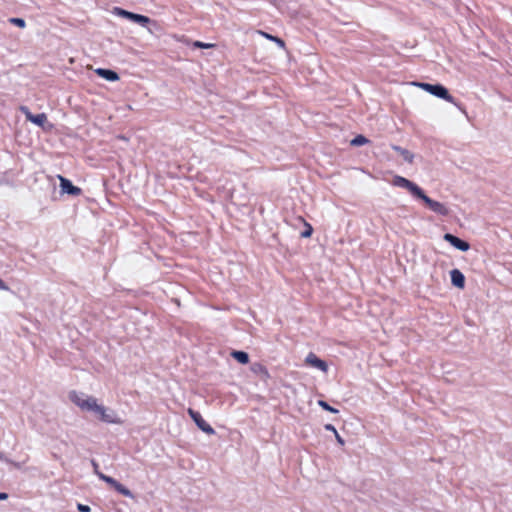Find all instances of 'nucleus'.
Listing matches in <instances>:
<instances>
[{"mask_svg":"<svg viewBox=\"0 0 512 512\" xmlns=\"http://www.w3.org/2000/svg\"><path fill=\"white\" fill-rule=\"evenodd\" d=\"M334 435H335V438H336L337 442H338L341 446H343V445L345 444L344 439L339 435V433H338V432L334 433Z\"/></svg>","mask_w":512,"mask_h":512,"instance_id":"nucleus-26","label":"nucleus"},{"mask_svg":"<svg viewBox=\"0 0 512 512\" xmlns=\"http://www.w3.org/2000/svg\"><path fill=\"white\" fill-rule=\"evenodd\" d=\"M312 232L313 228L311 227L310 224L306 223V229L301 233V236L304 238H308L311 236Z\"/></svg>","mask_w":512,"mask_h":512,"instance_id":"nucleus-21","label":"nucleus"},{"mask_svg":"<svg viewBox=\"0 0 512 512\" xmlns=\"http://www.w3.org/2000/svg\"><path fill=\"white\" fill-rule=\"evenodd\" d=\"M392 149L394 151L398 152L406 162H408V163L413 162L414 154L412 152H410L409 150L402 148L401 146H398V145H392Z\"/></svg>","mask_w":512,"mask_h":512,"instance_id":"nucleus-14","label":"nucleus"},{"mask_svg":"<svg viewBox=\"0 0 512 512\" xmlns=\"http://www.w3.org/2000/svg\"><path fill=\"white\" fill-rule=\"evenodd\" d=\"M324 428H325V430H327V431H331V432H333V433H336V432H337L336 428H335L332 424H326V425L324 426Z\"/></svg>","mask_w":512,"mask_h":512,"instance_id":"nucleus-27","label":"nucleus"},{"mask_svg":"<svg viewBox=\"0 0 512 512\" xmlns=\"http://www.w3.org/2000/svg\"><path fill=\"white\" fill-rule=\"evenodd\" d=\"M415 85H417L418 87L422 88L426 92H428L438 98L444 99L450 103H453L454 105H457L455 98L450 95L448 89L445 86H443L442 84H430V83L420 82V83H415Z\"/></svg>","mask_w":512,"mask_h":512,"instance_id":"nucleus-3","label":"nucleus"},{"mask_svg":"<svg viewBox=\"0 0 512 512\" xmlns=\"http://www.w3.org/2000/svg\"><path fill=\"white\" fill-rule=\"evenodd\" d=\"M305 364L316 368L324 373L328 372V364L320 359L315 353L310 352L305 358Z\"/></svg>","mask_w":512,"mask_h":512,"instance_id":"nucleus-10","label":"nucleus"},{"mask_svg":"<svg viewBox=\"0 0 512 512\" xmlns=\"http://www.w3.org/2000/svg\"><path fill=\"white\" fill-rule=\"evenodd\" d=\"M263 35H264L266 38H268V39H271V37H273L272 35H269V34H267V33H263Z\"/></svg>","mask_w":512,"mask_h":512,"instance_id":"nucleus-30","label":"nucleus"},{"mask_svg":"<svg viewBox=\"0 0 512 512\" xmlns=\"http://www.w3.org/2000/svg\"><path fill=\"white\" fill-rule=\"evenodd\" d=\"M113 13L117 16L128 19L132 22H135L141 26H146L147 24H149L151 22V19L145 15L133 13V12L127 11L125 9H122L120 7H115L113 10Z\"/></svg>","mask_w":512,"mask_h":512,"instance_id":"nucleus-4","label":"nucleus"},{"mask_svg":"<svg viewBox=\"0 0 512 512\" xmlns=\"http://www.w3.org/2000/svg\"><path fill=\"white\" fill-rule=\"evenodd\" d=\"M58 179L60 181V188L62 194L79 196L82 193V190L79 187L74 186L69 179L63 177L62 175H58Z\"/></svg>","mask_w":512,"mask_h":512,"instance_id":"nucleus-8","label":"nucleus"},{"mask_svg":"<svg viewBox=\"0 0 512 512\" xmlns=\"http://www.w3.org/2000/svg\"><path fill=\"white\" fill-rule=\"evenodd\" d=\"M77 509L79 512H90L91 508L88 505L78 503Z\"/></svg>","mask_w":512,"mask_h":512,"instance_id":"nucleus-22","label":"nucleus"},{"mask_svg":"<svg viewBox=\"0 0 512 512\" xmlns=\"http://www.w3.org/2000/svg\"><path fill=\"white\" fill-rule=\"evenodd\" d=\"M443 239L460 251H467L470 248V244L468 242L451 233L444 234Z\"/></svg>","mask_w":512,"mask_h":512,"instance_id":"nucleus-11","label":"nucleus"},{"mask_svg":"<svg viewBox=\"0 0 512 512\" xmlns=\"http://www.w3.org/2000/svg\"><path fill=\"white\" fill-rule=\"evenodd\" d=\"M451 283L457 288H464L465 276L459 269H453L450 271Z\"/></svg>","mask_w":512,"mask_h":512,"instance_id":"nucleus-12","label":"nucleus"},{"mask_svg":"<svg viewBox=\"0 0 512 512\" xmlns=\"http://www.w3.org/2000/svg\"><path fill=\"white\" fill-rule=\"evenodd\" d=\"M98 477L102 481H104L107 484H109L112 488H114L119 494H121V495H123L125 497L133 498L132 492L127 487L122 485L120 482L115 480L114 478H112L110 476H107V475H105L103 473H98Z\"/></svg>","mask_w":512,"mask_h":512,"instance_id":"nucleus-5","label":"nucleus"},{"mask_svg":"<svg viewBox=\"0 0 512 512\" xmlns=\"http://www.w3.org/2000/svg\"><path fill=\"white\" fill-rule=\"evenodd\" d=\"M96 73L107 81L114 82L119 79L118 73L110 69L98 68Z\"/></svg>","mask_w":512,"mask_h":512,"instance_id":"nucleus-13","label":"nucleus"},{"mask_svg":"<svg viewBox=\"0 0 512 512\" xmlns=\"http://www.w3.org/2000/svg\"><path fill=\"white\" fill-rule=\"evenodd\" d=\"M368 142H369V140H368L365 136H363V135H357L356 137H354V138L351 140L350 144H351L352 146H356V147H357V146H362V145H364V144H366V143H368Z\"/></svg>","mask_w":512,"mask_h":512,"instance_id":"nucleus-16","label":"nucleus"},{"mask_svg":"<svg viewBox=\"0 0 512 512\" xmlns=\"http://www.w3.org/2000/svg\"><path fill=\"white\" fill-rule=\"evenodd\" d=\"M271 40L275 41V43H277L280 47H284L285 46V43L282 39L278 38V37H271Z\"/></svg>","mask_w":512,"mask_h":512,"instance_id":"nucleus-24","label":"nucleus"},{"mask_svg":"<svg viewBox=\"0 0 512 512\" xmlns=\"http://www.w3.org/2000/svg\"><path fill=\"white\" fill-rule=\"evenodd\" d=\"M20 111L25 115L26 120L40 127H44L47 122V116L45 113L33 114L26 106H21Z\"/></svg>","mask_w":512,"mask_h":512,"instance_id":"nucleus-9","label":"nucleus"},{"mask_svg":"<svg viewBox=\"0 0 512 512\" xmlns=\"http://www.w3.org/2000/svg\"><path fill=\"white\" fill-rule=\"evenodd\" d=\"M231 356L241 364H247L249 362V355L245 351L234 350L231 352Z\"/></svg>","mask_w":512,"mask_h":512,"instance_id":"nucleus-15","label":"nucleus"},{"mask_svg":"<svg viewBox=\"0 0 512 512\" xmlns=\"http://www.w3.org/2000/svg\"><path fill=\"white\" fill-rule=\"evenodd\" d=\"M70 400L81 408L84 411H90V407L92 406V402L95 398L91 396L85 397L84 394H78L76 392L70 393Z\"/></svg>","mask_w":512,"mask_h":512,"instance_id":"nucleus-7","label":"nucleus"},{"mask_svg":"<svg viewBox=\"0 0 512 512\" xmlns=\"http://www.w3.org/2000/svg\"><path fill=\"white\" fill-rule=\"evenodd\" d=\"M392 184L396 187L408 190L413 197L422 200L426 206L436 214L441 216H447L449 214V209L443 203L428 197L422 188H420L416 183L406 179L405 177L395 175L393 177Z\"/></svg>","mask_w":512,"mask_h":512,"instance_id":"nucleus-1","label":"nucleus"},{"mask_svg":"<svg viewBox=\"0 0 512 512\" xmlns=\"http://www.w3.org/2000/svg\"><path fill=\"white\" fill-rule=\"evenodd\" d=\"M9 21L20 28H24L26 26V22L23 18H10Z\"/></svg>","mask_w":512,"mask_h":512,"instance_id":"nucleus-19","label":"nucleus"},{"mask_svg":"<svg viewBox=\"0 0 512 512\" xmlns=\"http://www.w3.org/2000/svg\"><path fill=\"white\" fill-rule=\"evenodd\" d=\"M8 498V494L5 492H0V501L6 500Z\"/></svg>","mask_w":512,"mask_h":512,"instance_id":"nucleus-29","label":"nucleus"},{"mask_svg":"<svg viewBox=\"0 0 512 512\" xmlns=\"http://www.w3.org/2000/svg\"><path fill=\"white\" fill-rule=\"evenodd\" d=\"M318 405H319L322 409H324V410H326V411H328V412H331V413H338V410H337V409H335L334 407L330 406V405H329L326 401H324V400H319V401H318Z\"/></svg>","mask_w":512,"mask_h":512,"instance_id":"nucleus-17","label":"nucleus"},{"mask_svg":"<svg viewBox=\"0 0 512 512\" xmlns=\"http://www.w3.org/2000/svg\"><path fill=\"white\" fill-rule=\"evenodd\" d=\"M188 414L192 418V420L195 422L196 426L205 432L208 435L215 434V430L212 428L211 425H209L201 416V414L198 411H195L191 408L188 409Z\"/></svg>","mask_w":512,"mask_h":512,"instance_id":"nucleus-6","label":"nucleus"},{"mask_svg":"<svg viewBox=\"0 0 512 512\" xmlns=\"http://www.w3.org/2000/svg\"><path fill=\"white\" fill-rule=\"evenodd\" d=\"M91 464H92V466H93L94 473L98 476V473H101V472L99 471V465H98V463H97L95 460H92V461H91Z\"/></svg>","mask_w":512,"mask_h":512,"instance_id":"nucleus-23","label":"nucleus"},{"mask_svg":"<svg viewBox=\"0 0 512 512\" xmlns=\"http://www.w3.org/2000/svg\"><path fill=\"white\" fill-rule=\"evenodd\" d=\"M91 402H92V406L90 407V411L94 412L95 416L99 420H101L102 422H105V423H110V424H121L122 423L121 418L117 415V413L113 409L106 408L103 405H99L97 403L96 399Z\"/></svg>","mask_w":512,"mask_h":512,"instance_id":"nucleus-2","label":"nucleus"},{"mask_svg":"<svg viewBox=\"0 0 512 512\" xmlns=\"http://www.w3.org/2000/svg\"><path fill=\"white\" fill-rule=\"evenodd\" d=\"M0 460H1V461L9 462V463L13 464V465H14L15 467H17V468H19V467H20V465H19L18 463H14V462H12V461L7 460V459L5 458V456H4V454H3L2 452H0Z\"/></svg>","mask_w":512,"mask_h":512,"instance_id":"nucleus-25","label":"nucleus"},{"mask_svg":"<svg viewBox=\"0 0 512 512\" xmlns=\"http://www.w3.org/2000/svg\"><path fill=\"white\" fill-rule=\"evenodd\" d=\"M193 47L194 48H201V49H208V48L214 47V44L204 43V42H201V41H195V42H193Z\"/></svg>","mask_w":512,"mask_h":512,"instance_id":"nucleus-20","label":"nucleus"},{"mask_svg":"<svg viewBox=\"0 0 512 512\" xmlns=\"http://www.w3.org/2000/svg\"><path fill=\"white\" fill-rule=\"evenodd\" d=\"M9 287L6 285V283L0 279V290H8Z\"/></svg>","mask_w":512,"mask_h":512,"instance_id":"nucleus-28","label":"nucleus"},{"mask_svg":"<svg viewBox=\"0 0 512 512\" xmlns=\"http://www.w3.org/2000/svg\"><path fill=\"white\" fill-rule=\"evenodd\" d=\"M252 371L255 373H263L265 375H268L267 369L260 363L253 364Z\"/></svg>","mask_w":512,"mask_h":512,"instance_id":"nucleus-18","label":"nucleus"}]
</instances>
